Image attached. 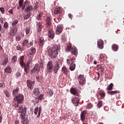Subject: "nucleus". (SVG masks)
<instances>
[{
  "label": "nucleus",
  "mask_w": 124,
  "mask_h": 124,
  "mask_svg": "<svg viewBox=\"0 0 124 124\" xmlns=\"http://www.w3.org/2000/svg\"><path fill=\"white\" fill-rule=\"evenodd\" d=\"M24 67V70L26 73H28L29 71V67H30V64L27 63V64H25V65L23 66Z\"/></svg>",
  "instance_id": "32"
},
{
  "label": "nucleus",
  "mask_w": 124,
  "mask_h": 124,
  "mask_svg": "<svg viewBox=\"0 0 124 124\" xmlns=\"http://www.w3.org/2000/svg\"><path fill=\"white\" fill-rule=\"evenodd\" d=\"M78 79L80 84H84L86 82V78L84 75L80 74L78 76Z\"/></svg>",
  "instance_id": "8"
},
{
  "label": "nucleus",
  "mask_w": 124,
  "mask_h": 124,
  "mask_svg": "<svg viewBox=\"0 0 124 124\" xmlns=\"http://www.w3.org/2000/svg\"><path fill=\"white\" fill-rule=\"evenodd\" d=\"M66 38L65 36H64H64H63V41H66Z\"/></svg>",
  "instance_id": "62"
},
{
  "label": "nucleus",
  "mask_w": 124,
  "mask_h": 124,
  "mask_svg": "<svg viewBox=\"0 0 124 124\" xmlns=\"http://www.w3.org/2000/svg\"><path fill=\"white\" fill-rule=\"evenodd\" d=\"M67 51H71L72 54H74V56L75 57H77L78 55V49L77 48L76 46H73L71 43H69V44L67 46Z\"/></svg>",
  "instance_id": "4"
},
{
  "label": "nucleus",
  "mask_w": 124,
  "mask_h": 124,
  "mask_svg": "<svg viewBox=\"0 0 124 124\" xmlns=\"http://www.w3.org/2000/svg\"><path fill=\"white\" fill-rule=\"evenodd\" d=\"M21 76V73L20 72H17L16 75V77H19V76Z\"/></svg>",
  "instance_id": "55"
},
{
  "label": "nucleus",
  "mask_w": 124,
  "mask_h": 124,
  "mask_svg": "<svg viewBox=\"0 0 124 124\" xmlns=\"http://www.w3.org/2000/svg\"><path fill=\"white\" fill-rule=\"evenodd\" d=\"M33 43L32 42H31L28 45H27L28 47H31L32 45H33Z\"/></svg>",
  "instance_id": "56"
},
{
  "label": "nucleus",
  "mask_w": 124,
  "mask_h": 124,
  "mask_svg": "<svg viewBox=\"0 0 124 124\" xmlns=\"http://www.w3.org/2000/svg\"><path fill=\"white\" fill-rule=\"evenodd\" d=\"M44 43H45V41H44V38L43 37H39V45L40 46H43L44 45Z\"/></svg>",
  "instance_id": "25"
},
{
  "label": "nucleus",
  "mask_w": 124,
  "mask_h": 124,
  "mask_svg": "<svg viewBox=\"0 0 124 124\" xmlns=\"http://www.w3.org/2000/svg\"><path fill=\"white\" fill-rule=\"evenodd\" d=\"M60 50L61 46L58 45H54L53 47L48 49V56L52 59H55L59 55V52Z\"/></svg>",
  "instance_id": "1"
},
{
  "label": "nucleus",
  "mask_w": 124,
  "mask_h": 124,
  "mask_svg": "<svg viewBox=\"0 0 124 124\" xmlns=\"http://www.w3.org/2000/svg\"><path fill=\"white\" fill-rule=\"evenodd\" d=\"M19 92V87H16L13 91V95H17L18 92Z\"/></svg>",
  "instance_id": "31"
},
{
  "label": "nucleus",
  "mask_w": 124,
  "mask_h": 124,
  "mask_svg": "<svg viewBox=\"0 0 124 124\" xmlns=\"http://www.w3.org/2000/svg\"><path fill=\"white\" fill-rule=\"evenodd\" d=\"M16 41H20V40H21V37L19 35H17L16 36Z\"/></svg>",
  "instance_id": "48"
},
{
  "label": "nucleus",
  "mask_w": 124,
  "mask_h": 124,
  "mask_svg": "<svg viewBox=\"0 0 124 124\" xmlns=\"http://www.w3.org/2000/svg\"><path fill=\"white\" fill-rule=\"evenodd\" d=\"M55 32L56 34H60V33H62V25H58L56 28Z\"/></svg>",
  "instance_id": "16"
},
{
  "label": "nucleus",
  "mask_w": 124,
  "mask_h": 124,
  "mask_svg": "<svg viewBox=\"0 0 124 124\" xmlns=\"http://www.w3.org/2000/svg\"><path fill=\"white\" fill-rule=\"evenodd\" d=\"M42 110V107H40L39 108H38V107H37L36 108H35L34 110V113L35 115H37V113H38V115L36 116L37 118H39L40 117Z\"/></svg>",
  "instance_id": "9"
},
{
  "label": "nucleus",
  "mask_w": 124,
  "mask_h": 124,
  "mask_svg": "<svg viewBox=\"0 0 124 124\" xmlns=\"http://www.w3.org/2000/svg\"><path fill=\"white\" fill-rule=\"evenodd\" d=\"M12 62H17V56L16 55H15L13 57L12 59Z\"/></svg>",
  "instance_id": "39"
},
{
  "label": "nucleus",
  "mask_w": 124,
  "mask_h": 124,
  "mask_svg": "<svg viewBox=\"0 0 124 124\" xmlns=\"http://www.w3.org/2000/svg\"><path fill=\"white\" fill-rule=\"evenodd\" d=\"M27 87L30 90H32L34 86V81H31L30 79H28L27 81Z\"/></svg>",
  "instance_id": "11"
},
{
  "label": "nucleus",
  "mask_w": 124,
  "mask_h": 124,
  "mask_svg": "<svg viewBox=\"0 0 124 124\" xmlns=\"http://www.w3.org/2000/svg\"><path fill=\"white\" fill-rule=\"evenodd\" d=\"M29 2V0H26L25 2H24L22 6V9H25V7H26V4Z\"/></svg>",
  "instance_id": "40"
},
{
  "label": "nucleus",
  "mask_w": 124,
  "mask_h": 124,
  "mask_svg": "<svg viewBox=\"0 0 124 124\" xmlns=\"http://www.w3.org/2000/svg\"><path fill=\"white\" fill-rule=\"evenodd\" d=\"M5 94L7 97H9V92H7V91H4Z\"/></svg>",
  "instance_id": "53"
},
{
  "label": "nucleus",
  "mask_w": 124,
  "mask_h": 124,
  "mask_svg": "<svg viewBox=\"0 0 124 124\" xmlns=\"http://www.w3.org/2000/svg\"><path fill=\"white\" fill-rule=\"evenodd\" d=\"M8 12H9V13H10L11 14H13V10L11 9L9 10Z\"/></svg>",
  "instance_id": "61"
},
{
  "label": "nucleus",
  "mask_w": 124,
  "mask_h": 124,
  "mask_svg": "<svg viewBox=\"0 0 124 124\" xmlns=\"http://www.w3.org/2000/svg\"><path fill=\"white\" fill-rule=\"evenodd\" d=\"M112 49L114 51H117L119 49V46L117 44H113L112 45Z\"/></svg>",
  "instance_id": "27"
},
{
  "label": "nucleus",
  "mask_w": 124,
  "mask_h": 124,
  "mask_svg": "<svg viewBox=\"0 0 124 124\" xmlns=\"http://www.w3.org/2000/svg\"><path fill=\"white\" fill-rule=\"evenodd\" d=\"M103 105V102L102 101H99V102H98V104H97V106L98 107H102Z\"/></svg>",
  "instance_id": "44"
},
{
  "label": "nucleus",
  "mask_w": 124,
  "mask_h": 124,
  "mask_svg": "<svg viewBox=\"0 0 124 124\" xmlns=\"http://www.w3.org/2000/svg\"><path fill=\"white\" fill-rule=\"evenodd\" d=\"M87 107H88V108H89L90 109L92 108V107H93V104H92V103H88V105H87Z\"/></svg>",
  "instance_id": "49"
},
{
  "label": "nucleus",
  "mask_w": 124,
  "mask_h": 124,
  "mask_svg": "<svg viewBox=\"0 0 124 124\" xmlns=\"http://www.w3.org/2000/svg\"><path fill=\"white\" fill-rule=\"evenodd\" d=\"M8 23H7V22H6L4 24V28L5 29H7V28H8Z\"/></svg>",
  "instance_id": "54"
},
{
  "label": "nucleus",
  "mask_w": 124,
  "mask_h": 124,
  "mask_svg": "<svg viewBox=\"0 0 124 124\" xmlns=\"http://www.w3.org/2000/svg\"><path fill=\"white\" fill-rule=\"evenodd\" d=\"M23 3H24V0H19V6L20 7H22V6H23Z\"/></svg>",
  "instance_id": "45"
},
{
  "label": "nucleus",
  "mask_w": 124,
  "mask_h": 124,
  "mask_svg": "<svg viewBox=\"0 0 124 124\" xmlns=\"http://www.w3.org/2000/svg\"><path fill=\"white\" fill-rule=\"evenodd\" d=\"M70 93L74 94V96H77L78 97H79L80 96L79 92H78V90H77L75 88H71V89H70Z\"/></svg>",
  "instance_id": "13"
},
{
  "label": "nucleus",
  "mask_w": 124,
  "mask_h": 124,
  "mask_svg": "<svg viewBox=\"0 0 124 124\" xmlns=\"http://www.w3.org/2000/svg\"><path fill=\"white\" fill-rule=\"evenodd\" d=\"M40 70V67H39V65H35L31 71V74H32L33 72H39V70Z\"/></svg>",
  "instance_id": "19"
},
{
  "label": "nucleus",
  "mask_w": 124,
  "mask_h": 124,
  "mask_svg": "<svg viewBox=\"0 0 124 124\" xmlns=\"http://www.w3.org/2000/svg\"><path fill=\"white\" fill-rule=\"evenodd\" d=\"M18 24V19H15L12 23V26L15 27Z\"/></svg>",
  "instance_id": "38"
},
{
  "label": "nucleus",
  "mask_w": 124,
  "mask_h": 124,
  "mask_svg": "<svg viewBox=\"0 0 124 124\" xmlns=\"http://www.w3.org/2000/svg\"><path fill=\"white\" fill-rule=\"evenodd\" d=\"M16 49L18 51H20V50H22V47H20V46H18L16 47Z\"/></svg>",
  "instance_id": "59"
},
{
  "label": "nucleus",
  "mask_w": 124,
  "mask_h": 124,
  "mask_svg": "<svg viewBox=\"0 0 124 124\" xmlns=\"http://www.w3.org/2000/svg\"><path fill=\"white\" fill-rule=\"evenodd\" d=\"M53 68V70H54L55 73H57V72H58V71H59V69H60V64L58 62H56L55 63Z\"/></svg>",
  "instance_id": "22"
},
{
  "label": "nucleus",
  "mask_w": 124,
  "mask_h": 124,
  "mask_svg": "<svg viewBox=\"0 0 124 124\" xmlns=\"http://www.w3.org/2000/svg\"><path fill=\"white\" fill-rule=\"evenodd\" d=\"M18 31V29L17 27H12L10 28V32H9V36L11 37V36H15Z\"/></svg>",
  "instance_id": "6"
},
{
  "label": "nucleus",
  "mask_w": 124,
  "mask_h": 124,
  "mask_svg": "<svg viewBox=\"0 0 124 124\" xmlns=\"http://www.w3.org/2000/svg\"><path fill=\"white\" fill-rule=\"evenodd\" d=\"M28 61L27 62V63H31V61H32V58H33V56L31 55V54H28Z\"/></svg>",
  "instance_id": "28"
},
{
  "label": "nucleus",
  "mask_w": 124,
  "mask_h": 124,
  "mask_svg": "<svg viewBox=\"0 0 124 124\" xmlns=\"http://www.w3.org/2000/svg\"><path fill=\"white\" fill-rule=\"evenodd\" d=\"M0 88H1L2 89L5 88V84H4V83H0Z\"/></svg>",
  "instance_id": "47"
},
{
  "label": "nucleus",
  "mask_w": 124,
  "mask_h": 124,
  "mask_svg": "<svg viewBox=\"0 0 124 124\" xmlns=\"http://www.w3.org/2000/svg\"><path fill=\"white\" fill-rule=\"evenodd\" d=\"M99 94H100V96L101 97V98H103L106 96L105 93H103L102 92H100L99 93Z\"/></svg>",
  "instance_id": "43"
},
{
  "label": "nucleus",
  "mask_w": 124,
  "mask_h": 124,
  "mask_svg": "<svg viewBox=\"0 0 124 124\" xmlns=\"http://www.w3.org/2000/svg\"><path fill=\"white\" fill-rule=\"evenodd\" d=\"M13 105L15 108H18L19 105L24 101V95L18 94L14 99Z\"/></svg>",
  "instance_id": "2"
},
{
  "label": "nucleus",
  "mask_w": 124,
  "mask_h": 124,
  "mask_svg": "<svg viewBox=\"0 0 124 124\" xmlns=\"http://www.w3.org/2000/svg\"><path fill=\"white\" fill-rule=\"evenodd\" d=\"M36 28L37 29H38V32H40L43 29L42 24H41V23H40V22H37Z\"/></svg>",
  "instance_id": "23"
},
{
  "label": "nucleus",
  "mask_w": 124,
  "mask_h": 124,
  "mask_svg": "<svg viewBox=\"0 0 124 124\" xmlns=\"http://www.w3.org/2000/svg\"><path fill=\"white\" fill-rule=\"evenodd\" d=\"M18 113H21L20 118L22 120L26 119V113H27V107H24L23 108V105H20L18 108H16Z\"/></svg>",
  "instance_id": "3"
},
{
  "label": "nucleus",
  "mask_w": 124,
  "mask_h": 124,
  "mask_svg": "<svg viewBox=\"0 0 124 124\" xmlns=\"http://www.w3.org/2000/svg\"><path fill=\"white\" fill-rule=\"evenodd\" d=\"M26 121H25V120H23V121H22V122H21V124H26Z\"/></svg>",
  "instance_id": "64"
},
{
  "label": "nucleus",
  "mask_w": 124,
  "mask_h": 124,
  "mask_svg": "<svg viewBox=\"0 0 124 124\" xmlns=\"http://www.w3.org/2000/svg\"><path fill=\"white\" fill-rule=\"evenodd\" d=\"M30 17H31V12H29L27 13H26L24 16V19H25V20H28V19H29V18H30Z\"/></svg>",
  "instance_id": "34"
},
{
  "label": "nucleus",
  "mask_w": 124,
  "mask_h": 124,
  "mask_svg": "<svg viewBox=\"0 0 124 124\" xmlns=\"http://www.w3.org/2000/svg\"><path fill=\"white\" fill-rule=\"evenodd\" d=\"M104 69H105L104 66H100L99 67V70H100V71H101V72L102 73L104 72Z\"/></svg>",
  "instance_id": "41"
},
{
  "label": "nucleus",
  "mask_w": 124,
  "mask_h": 124,
  "mask_svg": "<svg viewBox=\"0 0 124 124\" xmlns=\"http://www.w3.org/2000/svg\"><path fill=\"white\" fill-rule=\"evenodd\" d=\"M0 11H1L2 14H4V12H5V11L4 10V8L0 7Z\"/></svg>",
  "instance_id": "50"
},
{
  "label": "nucleus",
  "mask_w": 124,
  "mask_h": 124,
  "mask_svg": "<svg viewBox=\"0 0 124 124\" xmlns=\"http://www.w3.org/2000/svg\"><path fill=\"white\" fill-rule=\"evenodd\" d=\"M97 46L99 48L102 49L104 47V41L102 40H99L97 41Z\"/></svg>",
  "instance_id": "24"
},
{
  "label": "nucleus",
  "mask_w": 124,
  "mask_h": 124,
  "mask_svg": "<svg viewBox=\"0 0 124 124\" xmlns=\"http://www.w3.org/2000/svg\"><path fill=\"white\" fill-rule=\"evenodd\" d=\"M22 46H26V45H28L29 44V40H24L22 42Z\"/></svg>",
  "instance_id": "36"
},
{
  "label": "nucleus",
  "mask_w": 124,
  "mask_h": 124,
  "mask_svg": "<svg viewBox=\"0 0 124 124\" xmlns=\"http://www.w3.org/2000/svg\"><path fill=\"white\" fill-rule=\"evenodd\" d=\"M46 68L49 72L54 71V64H53V62H49L46 65Z\"/></svg>",
  "instance_id": "7"
},
{
  "label": "nucleus",
  "mask_w": 124,
  "mask_h": 124,
  "mask_svg": "<svg viewBox=\"0 0 124 124\" xmlns=\"http://www.w3.org/2000/svg\"><path fill=\"white\" fill-rule=\"evenodd\" d=\"M33 93L35 95H38L39 93H40V91H39V89L38 88H35L33 91Z\"/></svg>",
  "instance_id": "33"
},
{
  "label": "nucleus",
  "mask_w": 124,
  "mask_h": 124,
  "mask_svg": "<svg viewBox=\"0 0 124 124\" xmlns=\"http://www.w3.org/2000/svg\"><path fill=\"white\" fill-rule=\"evenodd\" d=\"M72 103L75 105V106H78V103H79L80 99L78 97H74L73 99H72Z\"/></svg>",
  "instance_id": "17"
},
{
  "label": "nucleus",
  "mask_w": 124,
  "mask_h": 124,
  "mask_svg": "<svg viewBox=\"0 0 124 124\" xmlns=\"http://www.w3.org/2000/svg\"><path fill=\"white\" fill-rule=\"evenodd\" d=\"M46 22L48 26H51L52 24V16H47L46 18Z\"/></svg>",
  "instance_id": "20"
},
{
  "label": "nucleus",
  "mask_w": 124,
  "mask_h": 124,
  "mask_svg": "<svg viewBox=\"0 0 124 124\" xmlns=\"http://www.w3.org/2000/svg\"><path fill=\"white\" fill-rule=\"evenodd\" d=\"M42 16V14H40L39 15L37 16V20L38 21H39V20H40V19H41V17Z\"/></svg>",
  "instance_id": "46"
},
{
  "label": "nucleus",
  "mask_w": 124,
  "mask_h": 124,
  "mask_svg": "<svg viewBox=\"0 0 124 124\" xmlns=\"http://www.w3.org/2000/svg\"><path fill=\"white\" fill-rule=\"evenodd\" d=\"M4 71L7 72V73H11L12 72V69H11V67L8 66L5 69Z\"/></svg>",
  "instance_id": "29"
},
{
  "label": "nucleus",
  "mask_w": 124,
  "mask_h": 124,
  "mask_svg": "<svg viewBox=\"0 0 124 124\" xmlns=\"http://www.w3.org/2000/svg\"><path fill=\"white\" fill-rule=\"evenodd\" d=\"M40 68H43V63H40V65H39Z\"/></svg>",
  "instance_id": "58"
},
{
  "label": "nucleus",
  "mask_w": 124,
  "mask_h": 124,
  "mask_svg": "<svg viewBox=\"0 0 124 124\" xmlns=\"http://www.w3.org/2000/svg\"><path fill=\"white\" fill-rule=\"evenodd\" d=\"M47 93L49 96H52L53 94H54V93H53L52 89H48Z\"/></svg>",
  "instance_id": "37"
},
{
  "label": "nucleus",
  "mask_w": 124,
  "mask_h": 124,
  "mask_svg": "<svg viewBox=\"0 0 124 124\" xmlns=\"http://www.w3.org/2000/svg\"><path fill=\"white\" fill-rule=\"evenodd\" d=\"M43 96H44V95H43V94H40L38 96V99H39V100H42V99H43Z\"/></svg>",
  "instance_id": "51"
},
{
  "label": "nucleus",
  "mask_w": 124,
  "mask_h": 124,
  "mask_svg": "<svg viewBox=\"0 0 124 124\" xmlns=\"http://www.w3.org/2000/svg\"><path fill=\"white\" fill-rule=\"evenodd\" d=\"M113 83H110L109 85H108L106 89L108 93L111 94V95H113V94H115L116 93H120L119 91H112V90H113Z\"/></svg>",
  "instance_id": "5"
},
{
  "label": "nucleus",
  "mask_w": 124,
  "mask_h": 124,
  "mask_svg": "<svg viewBox=\"0 0 124 124\" xmlns=\"http://www.w3.org/2000/svg\"><path fill=\"white\" fill-rule=\"evenodd\" d=\"M25 59V56H22L19 58V64L21 67L25 66V63L24 62V60Z\"/></svg>",
  "instance_id": "21"
},
{
  "label": "nucleus",
  "mask_w": 124,
  "mask_h": 124,
  "mask_svg": "<svg viewBox=\"0 0 124 124\" xmlns=\"http://www.w3.org/2000/svg\"><path fill=\"white\" fill-rule=\"evenodd\" d=\"M67 62L68 64L69 65L70 63V60L67 59Z\"/></svg>",
  "instance_id": "63"
},
{
  "label": "nucleus",
  "mask_w": 124,
  "mask_h": 124,
  "mask_svg": "<svg viewBox=\"0 0 124 124\" xmlns=\"http://www.w3.org/2000/svg\"><path fill=\"white\" fill-rule=\"evenodd\" d=\"M35 48L34 47H32L31 49V52L30 53H28V55H31V56H33L34 54H35Z\"/></svg>",
  "instance_id": "30"
},
{
  "label": "nucleus",
  "mask_w": 124,
  "mask_h": 124,
  "mask_svg": "<svg viewBox=\"0 0 124 124\" xmlns=\"http://www.w3.org/2000/svg\"><path fill=\"white\" fill-rule=\"evenodd\" d=\"M3 18L2 17H0V22L1 23V24H3Z\"/></svg>",
  "instance_id": "57"
},
{
  "label": "nucleus",
  "mask_w": 124,
  "mask_h": 124,
  "mask_svg": "<svg viewBox=\"0 0 124 124\" xmlns=\"http://www.w3.org/2000/svg\"><path fill=\"white\" fill-rule=\"evenodd\" d=\"M38 1H36V2L34 3V10H36L37 8H38Z\"/></svg>",
  "instance_id": "42"
},
{
  "label": "nucleus",
  "mask_w": 124,
  "mask_h": 124,
  "mask_svg": "<svg viewBox=\"0 0 124 124\" xmlns=\"http://www.w3.org/2000/svg\"><path fill=\"white\" fill-rule=\"evenodd\" d=\"M30 31H31V30L30 29V28H27L26 30V33L27 35H28V34L30 33Z\"/></svg>",
  "instance_id": "52"
},
{
  "label": "nucleus",
  "mask_w": 124,
  "mask_h": 124,
  "mask_svg": "<svg viewBox=\"0 0 124 124\" xmlns=\"http://www.w3.org/2000/svg\"><path fill=\"white\" fill-rule=\"evenodd\" d=\"M87 113V110H83V111L81 112L80 114V118L82 121H85V120H86Z\"/></svg>",
  "instance_id": "18"
},
{
  "label": "nucleus",
  "mask_w": 124,
  "mask_h": 124,
  "mask_svg": "<svg viewBox=\"0 0 124 124\" xmlns=\"http://www.w3.org/2000/svg\"><path fill=\"white\" fill-rule=\"evenodd\" d=\"M54 14H60V16H58L59 21H61L62 19V11L61 10V8H57L55 9Z\"/></svg>",
  "instance_id": "10"
},
{
  "label": "nucleus",
  "mask_w": 124,
  "mask_h": 124,
  "mask_svg": "<svg viewBox=\"0 0 124 124\" xmlns=\"http://www.w3.org/2000/svg\"><path fill=\"white\" fill-rule=\"evenodd\" d=\"M75 60L76 59L73 58H72V59H71V64L70 66V70H71V71H73V70L76 69V65L74 63V61H75Z\"/></svg>",
  "instance_id": "15"
},
{
  "label": "nucleus",
  "mask_w": 124,
  "mask_h": 124,
  "mask_svg": "<svg viewBox=\"0 0 124 124\" xmlns=\"http://www.w3.org/2000/svg\"><path fill=\"white\" fill-rule=\"evenodd\" d=\"M68 16L70 17V18H72L73 17L72 14L71 13H69L68 14Z\"/></svg>",
  "instance_id": "60"
},
{
  "label": "nucleus",
  "mask_w": 124,
  "mask_h": 124,
  "mask_svg": "<svg viewBox=\"0 0 124 124\" xmlns=\"http://www.w3.org/2000/svg\"><path fill=\"white\" fill-rule=\"evenodd\" d=\"M33 9V7L32 5H30L27 6V8H26L24 10L25 12H30V11H31Z\"/></svg>",
  "instance_id": "26"
},
{
  "label": "nucleus",
  "mask_w": 124,
  "mask_h": 124,
  "mask_svg": "<svg viewBox=\"0 0 124 124\" xmlns=\"http://www.w3.org/2000/svg\"><path fill=\"white\" fill-rule=\"evenodd\" d=\"M63 72L64 74H67L68 73V69L66 68V66L63 65Z\"/></svg>",
  "instance_id": "35"
},
{
  "label": "nucleus",
  "mask_w": 124,
  "mask_h": 124,
  "mask_svg": "<svg viewBox=\"0 0 124 124\" xmlns=\"http://www.w3.org/2000/svg\"><path fill=\"white\" fill-rule=\"evenodd\" d=\"M1 65H6L8 63V58L6 57H3L0 61Z\"/></svg>",
  "instance_id": "12"
},
{
  "label": "nucleus",
  "mask_w": 124,
  "mask_h": 124,
  "mask_svg": "<svg viewBox=\"0 0 124 124\" xmlns=\"http://www.w3.org/2000/svg\"><path fill=\"white\" fill-rule=\"evenodd\" d=\"M48 37L53 39L55 37V32L52 30H48L47 32Z\"/></svg>",
  "instance_id": "14"
}]
</instances>
